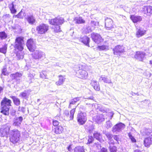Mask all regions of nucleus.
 Masks as SVG:
<instances>
[{
	"label": "nucleus",
	"mask_w": 152,
	"mask_h": 152,
	"mask_svg": "<svg viewBox=\"0 0 152 152\" xmlns=\"http://www.w3.org/2000/svg\"><path fill=\"white\" fill-rule=\"evenodd\" d=\"M109 148L110 152H116V148L115 146H111L110 145Z\"/></svg>",
	"instance_id": "obj_44"
},
{
	"label": "nucleus",
	"mask_w": 152,
	"mask_h": 152,
	"mask_svg": "<svg viewBox=\"0 0 152 152\" xmlns=\"http://www.w3.org/2000/svg\"><path fill=\"white\" fill-rule=\"evenodd\" d=\"M79 78L82 79H86L88 76V72L86 71L82 70H80L79 71Z\"/></svg>",
	"instance_id": "obj_21"
},
{
	"label": "nucleus",
	"mask_w": 152,
	"mask_h": 152,
	"mask_svg": "<svg viewBox=\"0 0 152 152\" xmlns=\"http://www.w3.org/2000/svg\"><path fill=\"white\" fill-rule=\"evenodd\" d=\"M99 80L103 81L104 83L108 84L112 83L111 80L110 78H108L104 75H102L99 79Z\"/></svg>",
	"instance_id": "obj_23"
},
{
	"label": "nucleus",
	"mask_w": 152,
	"mask_h": 152,
	"mask_svg": "<svg viewBox=\"0 0 152 152\" xmlns=\"http://www.w3.org/2000/svg\"><path fill=\"white\" fill-rule=\"evenodd\" d=\"M27 21L30 24H33L36 21L35 19L32 15H28L26 18Z\"/></svg>",
	"instance_id": "obj_19"
},
{
	"label": "nucleus",
	"mask_w": 152,
	"mask_h": 152,
	"mask_svg": "<svg viewBox=\"0 0 152 152\" xmlns=\"http://www.w3.org/2000/svg\"><path fill=\"white\" fill-rule=\"evenodd\" d=\"M40 76L42 77H45V75L43 72H41V73H40Z\"/></svg>",
	"instance_id": "obj_59"
},
{
	"label": "nucleus",
	"mask_w": 152,
	"mask_h": 152,
	"mask_svg": "<svg viewBox=\"0 0 152 152\" xmlns=\"http://www.w3.org/2000/svg\"><path fill=\"white\" fill-rule=\"evenodd\" d=\"M18 111L24 113L26 111V108L25 107L19 106L18 107Z\"/></svg>",
	"instance_id": "obj_42"
},
{
	"label": "nucleus",
	"mask_w": 152,
	"mask_h": 152,
	"mask_svg": "<svg viewBox=\"0 0 152 152\" xmlns=\"http://www.w3.org/2000/svg\"><path fill=\"white\" fill-rule=\"evenodd\" d=\"M85 30L86 32V33H88L91 32L94 30V28L93 27H91L89 25V24L88 26H87Z\"/></svg>",
	"instance_id": "obj_37"
},
{
	"label": "nucleus",
	"mask_w": 152,
	"mask_h": 152,
	"mask_svg": "<svg viewBox=\"0 0 152 152\" xmlns=\"http://www.w3.org/2000/svg\"><path fill=\"white\" fill-rule=\"evenodd\" d=\"M75 112V108H73L70 111V114L68 110H65L64 112V115L67 117H69L70 120H72L74 118V115Z\"/></svg>",
	"instance_id": "obj_17"
},
{
	"label": "nucleus",
	"mask_w": 152,
	"mask_h": 152,
	"mask_svg": "<svg viewBox=\"0 0 152 152\" xmlns=\"http://www.w3.org/2000/svg\"><path fill=\"white\" fill-rule=\"evenodd\" d=\"M143 12L145 14L147 13L148 15L152 14V7L148 6L144 7Z\"/></svg>",
	"instance_id": "obj_25"
},
{
	"label": "nucleus",
	"mask_w": 152,
	"mask_h": 152,
	"mask_svg": "<svg viewBox=\"0 0 152 152\" xmlns=\"http://www.w3.org/2000/svg\"><path fill=\"white\" fill-rule=\"evenodd\" d=\"M7 37V34L4 31L0 32V39H5Z\"/></svg>",
	"instance_id": "obj_35"
},
{
	"label": "nucleus",
	"mask_w": 152,
	"mask_h": 152,
	"mask_svg": "<svg viewBox=\"0 0 152 152\" xmlns=\"http://www.w3.org/2000/svg\"><path fill=\"white\" fill-rule=\"evenodd\" d=\"M23 120V118L21 116L16 118L14 120L13 125L15 126L20 127Z\"/></svg>",
	"instance_id": "obj_20"
},
{
	"label": "nucleus",
	"mask_w": 152,
	"mask_h": 152,
	"mask_svg": "<svg viewBox=\"0 0 152 152\" xmlns=\"http://www.w3.org/2000/svg\"><path fill=\"white\" fill-rule=\"evenodd\" d=\"M72 145H70L67 148L68 151L71 152L72 151Z\"/></svg>",
	"instance_id": "obj_51"
},
{
	"label": "nucleus",
	"mask_w": 152,
	"mask_h": 152,
	"mask_svg": "<svg viewBox=\"0 0 152 152\" xmlns=\"http://www.w3.org/2000/svg\"><path fill=\"white\" fill-rule=\"evenodd\" d=\"M26 45L28 49L31 52L34 51L36 47L35 42L32 39L28 40Z\"/></svg>",
	"instance_id": "obj_9"
},
{
	"label": "nucleus",
	"mask_w": 152,
	"mask_h": 152,
	"mask_svg": "<svg viewBox=\"0 0 152 152\" xmlns=\"http://www.w3.org/2000/svg\"><path fill=\"white\" fill-rule=\"evenodd\" d=\"M23 39V37H17L15 40L14 47L20 51H22L23 48L24 42Z\"/></svg>",
	"instance_id": "obj_4"
},
{
	"label": "nucleus",
	"mask_w": 152,
	"mask_h": 152,
	"mask_svg": "<svg viewBox=\"0 0 152 152\" xmlns=\"http://www.w3.org/2000/svg\"><path fill=\"white\" fill-rule=\"evenodd\" d=\"M94 138L100 142L102 140V136L100 134L97 132H95L94 134Z\"/></svg>",
	"instance_id": "obj_33"
},
{
	"label": "nucleus",
	"mask_w": 152,
	"mask_h": 152,
	"mask_svg": "<svg viewBox=\"0 0 152 152\" xmlns=\"http://www.w3.org/2000/svg\"><path fill=\"white\" fill-rule=\"evenodd\" d=\"M32 56L35 59H39L45 57V54L44 52L40 50H36L32 54Z\"/></svg>",
	"instance_id": "obj_11"
},
{
	"label": "nucleus",
	"mask_w": 152,
	"mask_h": 152,
	"mask_svg": "<svg viewBox=\"0 0 152 152\" xmlns=\"http://www.w3.org/2000/svg\"><path fill=\"white\" fill-rule=\"evenodd\" d=\"M113 51L114 55L120 56L121 54L124 51V48L122 45H117L114 48Z\"/></svg>",
	"instance_id": "obj_10"
},
{
	"label": "nucleus",
	"mask_w": 152,
	"mask_h": 152,
	"mask_svg": "<svg viewBox=\"0 0 152 152\" xmlns=\"http://www.w3.org/2000/svg\"><path fill=\"white\" fill-rule=\"evenodd\" d=\"M86 114L85 113L80 112L77 115V120L80 125L84 124L87 120Z\"/></svg>",
	"instance_id": "obj_7"
},
{
	"label": "nucleus",
	"mask_w": 152,
	"mask_h": 152,
	"mask_svg": "<svg viewBox=\"0 0 152 152\" xmlns=\"http://www.w3.org/2000/svg\"><path fill=\"white\" fill-rule=\"evenodd\" d=\"M58 80L57 81L56 83L57 86H60L62 85L65 80V78L61 75L58 76Z\"/></svg>",
	"instance_id": "obj_29"
},
{
	"label": "nucleus",
	"mask_w": 152,
	"mask_h": 152,
	"mask_svg": "<svg viewBox=\"0 0 152 152\" xmlns=\"http://www.w3.org/2000/svg\"><path fill=\"white\" fill-rule=\"evenodd\" d=\"M146 31L141 28L138 29L136 32V36L137 37H140L144 35L145 34Z\"/></svg>",
	"instance_id": "obj_26"
},
{
	"label": "nucleus",
	"mask_w": 152,
	"mask_h": 152,
	"mask_svg": "<svg viewBox=\"0 0 152 152\" xmlns=\"http://www.w3.org/2000/svg\"><path fill=\"white\" fill-rule=\"evenodd\" d=\"M21 14V13L20 12L17 15H16V16L18 18H22V17L20 15Z\"/></svg>",
	"instance_id": "obj_58"
},
{
	"label": "nucleus",
	"mask_w": 152,
	"mask_h": 152,
	"mask_svg": "<svg viewBox=\"0 0 152 152\" xmlns=\"http://www.w3.org/2000/svg\"><path fill=\"white\" fill-rule=\"evenodd\" d=\"M125 127L124 124L120 123L117 124L112 128V131L113 132H121Z\"/></svg>",
	"instance_id": "obj_8"
},
{
	"label": "nucleus",
	"mask_w": 152,
	"mask_h": 152,
	"mask_svg": "<svg viewBox=\"0 0 152 152\" xmlns=\"http://www.w3.org/2000/svg\"><path fill=\"white\" fill-rule=\"evenodd\" d=\"M59 124V122L58 121L56 120H53V124L55 126H58Z\"/></svg>",
	"instance_id": "obj_50"
},
{
	"label": "nucleus",
	"mask_w": 152,
	"mask_h": 152,
	"mask_svg": "<svg viewBox=\"0 0 152 152\" xmlns=\"http://www.w3.org/2000/svg\"><path fill=\"white\" fill-rule=\"evenodd\" d=\"M63 130V128L60 126H58L55 128V132L56 134H60L62 133Z\"/></svg>",
	"instance_id": "obj_34"
},
{
	"label": "nucleus",
	"mask_w": 152,
	"mask_h": 152,
	"mask_svg": "<svg viewBox=\"0 0 152 152\" xmlns=\"http://www.w3.org/2000/svg\"><path fill=\"white\" fill-rule=\"evenodd\" d=\"M107 114L103 115L100 114L97 115L96 116L94 117V119L96 123L99 124L105 120V118Z\"/></svg>",
	"instance_id": "obj_16"
},
{
	"label": "nucleus",
	"mask_w": 152,
	"mask_h": 152,
	"mask_svg": "<svg viewBox=\"0 0 152 152\" xmlns=\"http://www.w3.org/2000/svg\"><path fill=\"white\" fill-rule=\"evenodd\" d=\"M98 48L101 50H107L109 49L108 47L106 45H102L98 47Z\"/></svg>",
	"instance_id": "obj_41"
},
{
	"label": "nucleus",
	"mask_w": 152,
	"mask_h": 152,
	"mask_svg": "<svg viewBox=\"0 0 152 152\" xmlns=\"http://www.w3.org/2000/svg\"><path fill=\"white\" fill-rule=\"evenodd\" d=\"M19 96L22 98L26 99L27 98V93L26 91L20 93Z\"/></svg>",
	"instance_id": "obj_38"
},
{
	"label": "nucleus",
	"mask_w": 152,
	"mask_h": 152,
	"mask_svg": "<svg viewBox=\"0 0 152 152\" xmlns=\"http://www.w3.org/2000/svg\"><path fill=\"white\" fill-rule=\"evenodd\" d=\"M93 129V127L92 126H91V127H88L87 128V130L90 133H91L92 132Z\"/></svg>",
	"instance_id": "obj_52"
},
{
	"label": "nucleus",
	"mask_w": 152,
	"mask_h": 152,
	"mask_svg": "<svg viewBox=\"0 0 152 152\" xmlns=\"http://www.w3.org/2000/svg\"><path fill=\"white\" fill-rule=\"evenodd\" d=\"M85 149L83 146H77L73 149V152H85Z\"/></svg>",
	"instance_id": "obj_28"
},
{
	"label": "nucleus",
	"mask_w": 152,
	"mask_h": 152,
	"mask_svg": "<svg viewBox=\"0 0 152 152\" xmlns=\"http://www.w3.org/2000/svg\"><path fill=\"white\" fill-rule=\"evenodd\" d=\"M108 140H110L112 139L113 135L109 133H107L105 134Z\"/></svg>",
	"instance_id": "obj_45"
},
{
	"label": "nucleus",
	"mask_w": 152,
	"mask_h": 152,
	"mask_svg": "<svg viewBox=\"0 0 152 152\" xmlns=\"http://www.w3.org/2000/svg\"><path fill=\"white\" fill-rule=\"evenodd\" d=\"M2 74L6 75L7 74V72L6 68H3L2 70Z\"/></svg>",
	"instance_id": "obj_48"
},
{
	"label": "nucleus",
	"mask_w": 152,
	"mask_h": 152,
	"mask_svg": "<svg viewBox=\"0 0 152 152\" xmlns=\"http://www.w3.org/2000/svg\"><path fill=\"white\" fill-rule=\"evenodd\" d=\"M112 124L111 122L109 120L106 122L105 124V127L107 128L108 129L112 127Z\"/></svg>",
	"instance_id": "obj_40"
},
{
	"label": "nucleus",
	"mask_w": 152,
	"mask_h": 152,
	"mask_svg": "<svg viewBox=\"0 0 152 152\" xmlns=\"http://www.w3.org/2000/svg\"><path fill=\"white\" fill-rule=\"evenodd\" d=\"M37 32L40 34H45L49 29V26L48 25L42 24L37 26L36 28Z\"/></svg>",
	"instance_id": "obj_6"
},
{
	"label": "nucleus",
	"mask_w": 152,
	"mask_h": 152,
	"mask_svg": "<svg viewBox=\"0 0 152 152\" xmlns=\"http://www.w3.org/2000/svg\"><path fill=\"white\" fill-rule=\"evenodd\" d=\"M11 98L12 99L14 104L15 105L18 106L20 105V102L19 98L15 96H12Z\"/></svg>",
	"instance_id": "obj_32"
},
{
	"label": "nucleus",
	"mask_w": 152,
	"mask_h": 152,
	"mask_svg": "<svg viewBox=\"0 0 152 152\" xmlns=\"http://www.w3.org/2000/svg\"><path fill=\"white\" fill-rule=\"evenodd\" d=\"M109 140V141L108 142V143L110 145L111 144H114V141L112 139H111L110 140Z\"/></svg>",
	"instance_id": "obj_57"
},
{
	"label": "nucleus",
	"mask_w": 152,
	"mask_h": 152,
	"mask_svg": "<svg viewBox=\"0 0 152 152\" xmlns=\"http://www.w3.org/2000/svg\"><path fill=\"white\" fill-rule=\"evenodd\" d=\"M91 84L95 90L99 91L100 90L99 83L98 82L95 80H92L91 81Z\"/></svg>",
	"instance_id": "obj_22"
},
{
	"label": "nucleus",
	"mask_w": 152,
	"mask_h": 152,
	"mask_svg": "<svg viewBox=\"0 0 152 152\" xmlns=\"http://www.w3.org/2000/svg\"><path fill=\"white\" fill-rule=\"evenodd\" d=\"M73 99V101L75 102L76 103L77 101H78L80 100V97H77L75 98H74L72 99Z\"/></svg>",
	"instance_id": "obj_54"
},
{
	"label": "nucleus",
	"mask_w": 152,
	"mask_h": 152,
	"mask_svg": "<svg viewBox=\"0 0 152 152\" xmlns=\"http://www.w3.org/2000/svg\"><path fill=\"white\" fill-rule=\"evenodd\" d=\"M97 24V22L96 21H91V22L89 25L91 27L94 28V29L95 28V26H96V24Z\"/></svg>",
	"instance_id": "obj_43"
},
{
	"label": "nucleus",
	"mask_w": 152,
	"mask_h": 152,
	"mask_svg": "<svg viewBox=\"0 0 152 152\" xmlns=\"http://www.w3.org/2000/svg\"><path fill=\"white\" fill-rule=\"evenodd\" d=\"M16 6L13 2L9 4V7L12 14H15L17 12L16 9H15Z\"/></svg>",
	"instance_id": "obj_27"
},
{
	"label": "nucleus",
	"mask_w": 152,
	"mask_h": 152,
	"mask_svg": "<svg viewBox=\"0 0 152 152\" xmlns=\"http://www.w3.org/2000/svg\"><path fill=\"white\" fill-rule=\"evenodd\" d=\"M108 113L110 115V119L111 120L113 116L114 113L113 112H109Z\"/></svg>",
	"instance_id": "obj_56"
},
{
	"label": "nucleus",
	"mask_w": 152,
	"mask_h": 152,
	"mask_svg": "<svg viewBox=\"0 0 152 152\" xmlns=\"http://www.w3.org/2000/svg\"><path fill=\"white\" fill-rule=\"evenodd\" d=\"M105 28L107 30H110L113 28V21L112 19L108 18H105Z\"/></svg>",
	"instance_id": "obj_12"
},
{
	"label": "nucleus",
	"mask_w": 152,
	"mask_h": 152,
	"mask_svg": "<svg viewBox=\"0 0 152 152\" xmlns=\"http://www.w3.org/2000/svg\"><path fill=\"white\" fill-rule=\"evenodd\" d=\"M7 45H4L2 47L0 48V52L5 54L7 52Z\"/></svg>",
	"instance_id": "obj_36"
},
{
	"label": "nucleus",
	"mask_w": 152,
	"mask_h": 152,
	"mask_svg": "<svg viewBox=\"0 0 152 152\" xmlns=\"http://www.w3.org/2000/svg\"><path fill=\"white\" fill-rule=\"evenodd\" d=\"M93 98V97H90L89 98H88L87 99H92Z\"/></svg>",
	"instance_id": "obj_64"
},
{
	"label": "nucleus",
	"mask_w": 152,
	"mask_h": 152,
	"mask_svg": "<svg viewBox=\"0 0 152 152\" xmlns=\"http://www.w3.org/2000/svg\"><path fill=\"white\" fill-rule=\"evenodd\" d=\"M10 127V126L9 124L3 126L0 129V136L1 137H8Z\"/></svg>",
	"instance_id": "obj_5"
},
{
	"label": "nucleus",
	"mask_w": 152,
	"mask_h": 152,
	"mask_svg": "<svg viewBox=\"0 0 152 152\" xmlns=\"http://www.w3.org/2000/svg\"><path fill=\"white\" fill-rule=\"evenodd\" d=\"M93 138L91 136H89L88 137V142L87 143H90L92 142L93 141Z\"/></svg>",
	"instance_id": "obj_46"
},
{
	"label": "nucleus",
	"mask_w": 152,
	"mask_h": 152,
	"mask_svg": "<svg viewBox=\"0 0 152 152\" xmlns=\"http://www.w3.org/2000/svg\"><path fill=\"white\" fill-rule=\"evenodd\" d=\"M89 38L87 36H84L81 39L80 41L86 45L89 46Z\"/></svg>",
	"instance_id": "obj_30"
},
{
	"label": "nucleus",
	"mask_w": 152,
	"mask_h": 152,
	"mask_svg": "<svg viewBox=\"0 0 152 152\" xmlns=\"http://www.w3.org/2000/svg\"><path fill=\"white\" fill-rule=\"evenodd\" d=\"M50 24L53 25L52 28L54 29L56 32H58L61 31L60 25L64 23V19L62 17H58L48 20Z\"/></svg>",
	"instance_id": "obj_1"
},
{
	"label": "nucleus",
	"mask_w": 152,
	"mask_h": 152,
	"mask_svg": "<svg viewBox=\"0 0 152 152\" xmlns=\"http://www.w3.org/2000/svg\"><path fill=\"white\" fill-rule=\"evenodd\" d=\"M99 110L100 111L103 113H107V109L104 108L102 107H101V108H100Z\"/></svg>",
	"instance_id": "obj_49"
},
{
	"label": "nucleus",
	"mask_w": 152,
	"mask_h": 152,
	"mask_svg": "<svg viewBox=\"0 0 152 152\" xmlns=\"http://www.w3.org/2000/svg\"><path fill=\"white\" fill-rule=\"evenodd\" d=\"M130 18L132 22L134 23L141 22L142 19L141 16L135 15H131Z\"/></svg>",
	"instance_id": "obj_18"
},
{
	"label": "nucleus",
	"mask_w": 152,
	"mask_h": 152,
	"mask_svg": "<svg viewBox=\"0 0 152 152\" xmlns=\"http://www.w3.org/2000/svg\"><path fill=\"white\" fill-rule=\"evenodd\" d=\"M11 101L4 97L1 101V113L5 115H8L9 114L10 107L11 106Z\"/></svg>",
	"instance_id": "obj_2"
},
{
	"label": "nucleus",
	"mask_w": 152,
	"mask_h": 152,
	"mask_svg": "<svg viewBox=\"0 0 152 152\" xmlns=\"http://www.w3.org/2000/svg\"><path fill=\"white\" fill-rule=\"evenodd\" d=\"M145 56V53L142 51H137L134 58L140 61H142Z\"/></svg>",
	"instance_id": "obj_15"
},
{
	"label": "nucleus",
	"mask_w": 152,
	"mask_h": 152,
	"mask_svg": "<svg viewBox=\"0 0 152 152\" xmlns=\"http://www.w3.org/2000/svg\"><path fill=\"white\" fill-rule=\"evenodd\" d=\"M10 140L13 143L18 142L20 140V133L17 130L14 129L10 132Z\"/></svg>",
	"instance_id": "obj_3"
},
{
	"label": "nucleus",
	"mask_w": 152,
	"mask_h": 152,
	"mask_svg": "<svg viewBox=\"0 0 152 152\" xmlns=\"http://www.w3.org/2000/svg\"><path fill=\"white\" fill-rule=\"evenodd\" d=\"M17 56L18 57V58H19L20 59H21V58H23V55H21L20 56V57H19V54H17Z\"/></svg>",
	"instance_id": "obj_61"
},
{
	"label": "nucleus",
	"mask_w": 152,
	"mask_h": 152,
	"mask_svg": "<svg viewBox=\"0 0 152 152\" xmlns=\"http://www.w3.org/2000/svg\"><path fill=\"white\" fill-rule=\"evenodd\" d=\"M128 136L132 142H136V141L135 139L134 138V137L132 136L131 133H129Z\"/></svg>",
	"instance_id": "obj_39"
},
{
	"label": "nucleus",
	"mask_w": 152,
	"mask_h": 152,
	"mask_svg": "<svg viewBox=\"0 0 152 152\" xmlns=\"http://www.w3.org/2000/svg\"><path fill=\"white\" fill-rule=\"evenodd\" d=\"M99 152H108V151L106 149L103 148L101 149Z\"/></svg>",
	"instance_id": "obj_55"
},
{
	"label": "nucleus",
	"mask_w": 152,
	"mask_h": 152,
	"mask_svg": "<svg viewBox=\"0 0 152 152\" xmlns=\"http://www.w3.org/2000/svg\"><path fill=\"white\" fill-rule=\"evenodd\" d=\"M144 144L146 147H148L152 144V137H148L145 138L144 140Z\"/></svg>",
	"instance_id": "obj_24"
},
{
	"label": "nucleus",
	"mask_w": 152,
	"mask_h": 152,
	"mask_svg": "<svg viewBox=\"0 0 152 152\" xmlns=\"http://www.w3.org/2000/svg\"><path fill=\"white\" fill-rule=\"evenodd\" d=\"M96 147L98 149H101V146L100 144H96Z\"/></svg>",
	"instance_id": "obj_60"
},
{
	"label": "nucleus",
	"mask_w": 152,
	"mask_h": 152,
	"mask_svg": "<svg viewBox=\"0 0 152 152\" xmlns=\"http://www.w3.org/2000/svg\"><path fill=\"white\" fill-rule=\"evenodd\" d=\"M74 21L77 23L80 24L84 23L85 21L81 17H77L74 18Z\"/></svg>",
	"instance_id": "obj_31"
},
{
	"label": "nucleus",
	"mask_w": 152,
	"mask_h": 152,
	"mask_svg": "<svg viewBox=\"0 0 152 152\" xmlns=\"http://www.w3.org/2000/svg\"><path fill=\"white\" fill-rule=\"evenodd\" d=\"M75 102H74L73 101V99H72L70 102L69 104L68 107V108H71L72 107V105H74L75 104Z\"/></svg>",
	"instance_id": "obj_47"
},
{
	"label": "nucleus",
	"mask_w": 152,
	"mask_h": 152,
	"mask_svg": "<svg viewBox=\"0 0 152 152\" xmlns=\"http://www.w3.org/2000/svg\"><path fill=\"white\" fill-rule=\"evenodd\" d=\"M113 138L114 140H116L117 142L119 141V138L118 136L117 135H115L113 136Z\"/></svg>",
	"instance_id": "obj_53"
},
{
	"label": "nucleus",
	"mask_w": 152,
	"mask_h": 152,
	"mask_svg": "<svg viewBox=\"0 0 152 152\" xmlns=\"http://www.w3.org/2000/svg\"><path fill=\"white\" fill-rule=\"evenodd\" d=\"M9 16H10L9 15V14H8V15L7 14L6 15H5L3 17V18H5V17H9Z\"/></svg>",
	"instance_id": "obj_62"
},
{
	"label": "nucleus",
	"mask_w": 152,
	"mask_h": 152,
	"mask_svg": "<svg viewBox=\"0 0 152 152\" xmlns=\"http://www.w3.org/2000/svg\"><path fill=\"white\" fill-rule=\"evenodd\" d=\"M22 76V75L21 73L17 72L15 74H11L10 77L14 82H16L19 83L20 82Z\"/></svg>",
	"instance_id": "obj_13"
},
{
	"label": "nucleus",
	"mask_w": 152,
	"mask_h": 152,
	"mask_svg": "<svg viewBox=\"0 0 152 152\" xmlns=\"http://www.w3.org/2000/svg\"><path fill=\"white\" fill-rule=\"evenodd\" d=\"M91 37L93 40L97 43H99L102 41L101 36L97 33H93L91 34Z\"/></svg>",
	"instance_id": "obj_14"
},
{
	"label": "nucleus",
	"mask_w": 152,
	"mask_h": 152,
	"mask_svg": "<svg viewBox=\"0 0 152 152\" xmlns=\"http://www.w3.org/2000/svg\"><path fill=\"white\" fill-rule=\"evenodd\" d=\"M134 152H141V151L138 150H135Z\"/></svg>",
	"instance_id": "obj_63"
}]
</instances>
